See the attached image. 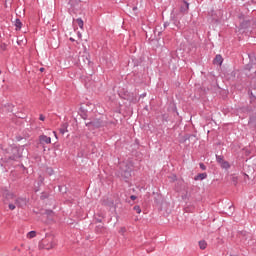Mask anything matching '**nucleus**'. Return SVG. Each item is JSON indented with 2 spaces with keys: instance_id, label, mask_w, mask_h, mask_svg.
<instances>
[{
  "instance_id": "9",
  "label": "nucleus",
  "mask_w": 256,
  "mask_h": 256,
  "mask_svg": "<svg viewBox=\"0 0 256 256\" xmlns=\"http://www.w3.org/2000/svg\"><path fill=\"white\" fill-rule=\"evenodd\" d=\"M14 26H16V31H19L20 29H22V22H20L19 19H16V21L14 22Z\"/></svg>"
},
{
  "instance_id": "4",
  "label": "nucleus",
  "mask_w": 256,
  "mask_h": 256,
  "mask_svg": "<svg viewBox=\"0 0 256 256\" xmlns=\"http://www.w3.org/2000/svg\"><path fill=\"white\" fill-rule=\"evenodd\" d=\"M6 154H8V156H6L8 159L14 160L17 157V148H13V147H9L6 150Z\"/></svg>"
},
{
  "instance_id": "7",
  "label": "nucleus",
  "mask_w": 256,
  "mask_h": 256,
  "mask_svg": "<svg viewBox=\"0 0 256 256\" xmlns=\"http://www.w3.org/2000/svg\"><path fill=\"white\" fill-rule=\"evenodd\" d=\"M206 177H207L206 173H200V174H197V176H195L194 180L195 181H202V180H205Z\"/></svg>"
},
{
  "instance_id": "22",
  "label": "nucleus",
  "mask_w": 256,
  "mask_h": 256,
  "mask_svg": "<svg viewBox=\"0 0 256 256\" xmlns=\"http://www.w3.org/2000/svg\"><path fill=\"white\" fill-rule=\"evenodd\" d=\"M45 69L44 68H40V72H43Z\"/></svg>"
},
{
  "instance_id": "14",
  "label": "nucleus",
  "mask_w": 256,
  "mask_h": 256,
  "mask_svg": "<svg viewBox=\"0 0 256 256\" xmlns=\"http://www.w3.org/2000/svg\"><path fill=\"white\" fill-rule=\"evenodd\" d=\"M218 164L224 168V169H229V163L227 161L225 162H218Z\"/></svg>"
},
{
  "instance_id": "18",
  "label": "nucleus",
  "mask_w": 256,
  "mask_h": 256,
  "mask_svg": "<svg viewBox=\"0 0 256 256\" xmlns=\"http://www.w3.org/2000/svg\"><path fill=\"white\" fill-rule=\"evenodd\" d=\"M200 169H202V171L206 170V166L203 163H200Z\"/></svg>"
},
{
  "instance_id": "23",
  "label": "nucleus",
  "mask_w": 256,
  "mask_h": 256,
  "mask_svg": "<svg viewBox=\"0 0 256 256\" xmlns=\"http://www.w3.org/2000/svg\"><path fill=\"white\" fill-rule=\"evenodd\" d=\"M133 10H134V11H136V10H137V8H136V7H134V8H133Z\"/></svg>"
},
{
  "instance_id": "11",
  "label": "nucleus",
  "mask_w": 256,
  "mask_h": 256,
  "mask_svg": "<svg viewBox=\"0 0 256 256\" xmlns=\"http://www.w3.org/2000/svg\"><path fill=\"white\" fill-rule=\"evenodd\" d=\"M36 236H37L36 231H31V232H28V234H26V238L28 239H33Z\"/></svg>"
},
{
  "instance_id": "16",
  "label": "nucleus",
  "mask_w": 256,
  "mask_h": 256,
  "mask_svg": "<svg viewBox=\"0 0 256 256\" xmlns=\"http://www.w3.org/2000/svg\"><path fill=\"white\" fill-rule=\"evenodd\" d=\"M216 159H217V163L226 162L225 160H223V156H216Z\"/></svg>"
},
{
  "instance_id": "2",
  "label": "nucleus",
  "mask_w": 256,
  "mask_h": 256,
  "mask_svg": "<svg viewBox=\"0 0 256 256\" xmlns=\"http://www.w3.org/2000/svg\"><path fill=\"white\" fill-rule=\"evenodd\" d=\"M56 239L52 234L46 235V237L39 242V249H45L50 251L51 249H54L56 247Z\"/></svg>"
},
{
  "instance_id": "1",
  "label": "nucleus",
  "mask_w": 256,
  "mask_h": 256,
  "mask_svg": "<svg viewBox=\"0 0 256 256\" xmlns=\"http://www.w3.org/2000/svg\"><path fill=\"white\" fill-rule=\"evenodd\" d=\"M3 203L8 204V208L14 211L16 208H25L28 204L27 199L19 197L11 192H6L3 194Z\"/></svg>"
},
{
  "instance_id": "17",
  "label": "nucleus",
  "mask_w": 256,
  "mask_h": 256,
  "mask_svg": "<svg viewBox=\"0 0 256 256\" xmlns=\"http://www.w3.org/2000/svg\"><path fill=\"white\" fill-rule=\"evenodd\" d=\"M134 211L137 212V214L142 213V210L140 209L139 206H134Z\"/></svg>"
},
{
  "instance_id": "24",
  "label": "nucleus",
  "mask_w": 256,
  "mask_h": 256,
  "mask_svg": "<svg viewBox=\"0 0 256 256\" xmlns=\"http://www.w3.org/2000/svg\"><path fill=\"white\" fill-rule=\"evenodd\" d=\"M231 256H235V255H231Z\"/></svg>"
},
{
  "instance_id": "3",
  "label": "nucleus",
  "mask_w": 256,
  "mask_h": 256,
  "mask_svg": "<svg viewBox=\"0 0 256 256\" xmlns=\"http://www.w3.org/2000/svg\"><path fill=\"white\" fill-rule=\"evenodd\" d=\"M120 170H121V174H122V177L125 178V179H128L131 177V167L130 165H128L127 163H122L120 165Z\"/></svg>"
},
{
  "instance_id": "12",
  "label": "nucleus",
  "mask_w": 256,
  "mask_h": 256,
  "mask_svg": "<svg viewBox=\"0 0 256 256\" xmlns=\"http://www.w3.org/2000/svg\"><path fill=\"white\" fill-rule=\"evenodd\" d=\"M206 246H207V243H206V241H199L198 242V247H200V249H202V250H205L206 249Z\"/></svg>"
},
{
  "instance_id": "21",
  "label": "nucleus",
  "mask_w": 256,
  "mask_h": 256,
  "mask_svg": "<svg viewBox=\"0 0 256 256\" xmlns=\"http://www.w3.org/2000/svg\"><path fill=\"white\" fill-rule=\"evenodd\" d=\"M52 133L54 134V137H56V139H57L56 131H53Z\"/></svg>"
},
{
  "instance_id": "5",
  "label": "nucleus",
  "mask_w": 256,
  "mask_h": 256,
  "mask_svg": "<svg viewBox=\"0 0 256 256\" xmlns=\"http://www.w3.org/2000/svg\"><path fill=\"white\" fill-rule=\"evenodd\" d=\"M39 144L40 145H50L51 137H48L47 135H40L39 136Z\"/></svg>"
},
{
  "instance_id": "19",
  "label": "nucleus",
  "mask_w": 256,
  "mask_h": 256,
  "mask_svg": "<svg viewBox=\"0 0 256 256\" xmlns=\"http://www.w3.org/2000/svg\"><path fill=\"white\" fill-rule=\"evenodd\" d=\"M39 120H40V121H45V116H43V114H40Z\"/></svg>"
},
{
  "instance_id": "20",
  "label": "nucleus",
  "mask_w": 256,
  "mask_h": 256,
  "mask_svg": "<svg viewBox=\"0 0 256 256\" xmlns=\"http://www.w3.org/2000/svg\"><path fill=\"white\" fill-rule=\"evenodd\" d=\"M136 199H137L136 196H134V195L131 196V200H132V201H134V200H136Z\"/></svg>"
},
{
  "instance_id": "8",
  "label": "nucleus",
  "mask_w": 256,
  "mask_h": 256,
  "mask_svg": "<svg viewBox=\"0 0 256 256\" xmlns=\"http://www.w3.org/2000/svg\"><path fill=\"white\" fill-rule=\"evenodd\" d=\"M60 134H65L66 132H68V124H62V128L59 129Z\"/></svg>"
},
{
  "instance_id": "10",
  "label": "nucleus",
  "mask_w": 256,
  "mask_h": 256,
  "mask_svg": "<svg viewBox=\"0 0 256 256\" xmlns=\"http://www.w3.org/2000/svg\"><path fill=\"white\" fill-rule=\"evenodd\" d=\"M189 9V3H184L183 6L180 8V12L185 13Z\"/></svg>"
},
{
  "instance_id": "15",
  "label": "nucleus",
  "mask_w": 256,
  "mask_h": 256,
  "mask_svg": "<svg viewBox=\"0 0 256 256\" xmlns=\"http://www.w3.org/2000/svg\"><path fill=\"white\" fill-rule=\"evenodd\" d=\"M76 24L77 26H79L80 29L83 30V20L81 18H77Z\"/></svg>"
},
{
  "instance_id": "6",
  "label": "nucleus",
  "mask_w": 256,
  "mask_h": 256,
  "mask_svg": "<svg viewBox=\"0 0 256 256\" xmlns=\"http://www.w3.org/2000/svg\"><path fill=\"white\" fill-rule=\"evenodd\" d=\"M223 63V58L221 55H216L214 58V64H217L218 66H221Z\"/></svg>"
},
{
  "instance_id": "13",
  "label": "nucleus",
  "mask_w": 256,
  "mask_h": 256,
  "mask_svg": "<svg viewBox=\"0 0 256 256\" xmlns=\"http://www.w3.org/2000/svg\"><path fill=\"white\" fill-rule=\"evenodd\" d=\"M126 233H127V228L120 227V229H118V234H120L121 236H125Z\"/></svg>"
}]
</instances>
